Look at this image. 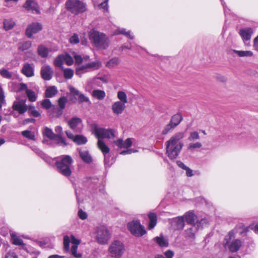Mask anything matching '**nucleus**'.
<instances>
[{
  "label": "nucleus",
  "instance_id": "obj_1",
  "mask_svg": "<svg viewBox=\"0 0 258 258\" xmlns=\"http://www.w3.org/2000/svg\"><path fill=\"white\" fill-rule=\"evenodd\" d=\"M184 137L183 132H178L166 142V153L169 158L175 159L178 156L183 146L181 140Z\"/></svg>",
  "mask_w": 258,
  "mask_h": 258
},
{
  "label": "nucleus",
  "instance_id": "obj_2",
  "mask_svg": "<svg viewBox=\"0 0 258 258\" xmlns=\"http://www.w3.org/2000/svg\"><path fill=\"white\" fill-rule=\"evenodd\" d=\"M73 163L74 160L70 155H62L55 162L57 171L63 176L69 177L72 173Z\"/></svg>",
  "mask_w": 258,
  "mask_h": 258
},
{
  "label": "nucleus",
  "instance_id": "obj_3",
  "mask_svg": "<svg viewBox=\"0 0 258 258\" xmlns=\"http://www.w3.org/2000/svg\"><path fill=\"white\" fill-rule=\"evenodd\" d=\"M89 36L91 42L98 49H106L109 45L108 37L103 33L91 30Z\"/></svg>",
  "mask_w": 258,
  "mask_h": 258
},
{
  "label": "nucleus",
  "instance_id": "obj_4",
  "mask_svg": "<svg viewBox=\"0 0 258 258\" xmlns=\"http://www.w3.org/2000/svg\"><path fill=\"white\" fill-rule=\"evenodd\" d=\"M93 133L98 139L97 147L98 148L99 142L105 143L103 139H114L115 137V131L112 129H105L99 127L97 125H94L93 127Z\"/></svg>",
  "mask_w": 258,
  "mask_h": 258
},
{
  "label": "nucleus",
  "instance_id": "obj_5",
  "mask_svg": "<svg viewBox=\"0 0 258 258\" xmlns=\"http://www.w3.org/2000/svg\"><path fill=\"white\" fill-rule=\"evenodd\" d=\"M95 238L100 244H105L111 238V234L108 228L104 226H98L95 229Z\"/></svg>",
  "mask_w": 258,
  "mask_h": 258
},
{
  "label": "nucleus",
  "instance_id": "obj_6",
  "mask_svg": "<svg viewBox=\"0 0 258 258\" xmlns=\"http://www.w3.org/2000/svg\"><path fill=\"white\" fill-rule=\"evenodd\" d=\"M125 251L124 245L119 240H114L111 242L108 248V252L111 257L120 258Z\"/></svg>",
  "mask_w": 258,
  "mask_h": 258
},
{
  "label": "nucleus",
  "instance_id": "obj_7",
  "mask_svg": "<svg viewBox=\"0 0 258 258\" xmlns=\"http://www.w3.org/2000/svg\"><path fill=\"white\" fill-rule=\"evenodd\" d=\"M66 7L74 14L82 13L86 11L85 4L79 0H68L66 3Z\"/></svg>",
  "mask_w": 258,
  "mask_h": 258
},
{
  "label": "nucleus",
  "instance_id": "obj_8",
  "mask_svg": "<svg viewBox=\"0 0 258 258\" xmlns=\"http://www.w3.org/2000/svg\"><path fill=\"white\" fill-rule=\"evenodd\" d=\"M127 228L132 234L136 237H141L146 233L144 226L140 221L133 220L127 224Z\"/></svg>",
  "mask_w": 258,
  "mask_h": 258
},
{
  "label": "nucleus",
  "instance_id": "obj_9",
  "mask_svg": "<svg viewBox=\"0 0 258 258\" xmlns=\"http://www.w3.org/2000/svg\"><path fill=\"white\" fill-rule=\"evenodd\" d=\"M101 67V63L99 61H92L84 64H80L76 69L75 74L79 77L90 70L98 69Z\"/></svg>",
  "mask_w": 258,
  "mask_h": 258
},
{
  "label": "nucleus",
  "instance_id": "obj_10",
  "mask_svg": "<svg viewBox=\"0 0 258 258\" xmlns=\"http://www.w3.org/2000/svg\"><path fill=\"white\" fill-rule=\"evenodd\" d=\"M98 149L101 151L104 155V162L105 167H109L112 164L110 162V156L108 153L110 152L109 148L107 146L105 143H103L102 142H99L98 145Z\"/></svg>",
  "mask_w": 258,
  "mask_h": 258
},
{
  "label": "nucleus",
  "instance_id": "obj_11",
  "mask_svg": "<svg viewBox=\"0 0 258 258\" xmlns=\"http://www.w3.org/2000/svg\"><path fill=\"white\" fill-rule=\"evenodd\" d=\"M42 29V25L38 22H33L28 25L25 35L28 38H31L33 34L38 33Z\"/></svg>",
  "mask_w": 258,
  "mask_h": 258
},
{
  "label": "nucleus",
  "instance_id": "obj_12",
  "mask_svg": "<svg viewBox=\"0 0 258 258\" xmlns=\"http://www.w3.org/2000/svg\"><path fill=\"white\" fill-rule=\"evenodd\" d=\"M68 124L75 132L80 133L83 128L82 120L78 117H74L69 120Z\"/></svg>",
  "mask_w": 258,
  "mask_h": 258
},
{
  "label": "nucleus",
  "instance_id": "obj_13",
  "mask_svg": "<svg viewBox=\"0 0 258 258\" xmlns=\"http://www.w3.org/2000/svg\"><path fill=\"white\" fill-rule=\"evenodd\" d=\"M26 99H17L13 103V109L18 111L20 114H24L28 109V106L26 104Z\"/></svg>",
  "mask_w": 258,
  "mask_h": 258
},
{
  "label": "nucleus",
  "instance_id": "obj_14",
  "mask_svg": "<svg viewBox=\"0 0 258 258\" xmlns=\"http://www.w3.org/2000/svg\"><path fill=\"white\" fill-rule=\"evenodd\" d=\"M100 80L104 81V78L101 77L94 78L88 80L85 87V90L90 92L93 89L100 87L101 83Z\"/></svg>",
  "mask_w": 258,
  "mask_h": 258
},
{
  "label": "nucleus",
  "instance_id": "obj_15",
  "mask_svg": "<svg viewBox=\"0 0 258 258\" xmlns=\"http://www.w3.org/2000/svg\"><path fill=\"white\" fill-rule=\"evenodd\" d=\"M21 73L26 77L30 78L34 76V64L26 62L23 64Z\"/></svg>",
  "mask_w": 258,
  "mask_h": 258
},
{
  "label": "nucleus",
  "instance_id": "obj_16",
  "mask_svg": "<svg viewBox=\"0 0 258 258\" xmlns=\"http://www.w3.org/2000/svg\"><path fill=\"white\" fill-rule=\"evenodd\" d=\"M23 7L27 11L35 12L36 14L40 13L38 5L35 0H26Z\"/></svg>",
  "mask_w": 258,
  "mask_h": 258
},
{
  "label": "nucleus",
  "instance_id": "obj_17",
  "mask_svg": "<svg viewBox=\"0 0 258 258\" xmlns=\"http://www.w3.org/2000/svg\"><path fill=\"white\" fill-rule=\"evenodd\" d=\"M170 223L175 230H181L184 227V218L182 216H179L173 218Z\"/></svg>",
  "mask_w": 258,
  "mask_h": 258
},
{
  "label": "nucleus",
  "instance_id": "obj_18",
  "mask_svg": "<svg viewBox=\"0 0 258 258\" xmlns=\"http://www.w3.org/2000/svg\"><path fill=\"white\" fill-rule=\"evenodd\" d=\"M184 216L186 222L188 224H190L191 225L196 224V226L199 227L201 223H204L205 222V220L202 219L200 222H197L195 223V222L197 216L192 212H188L186 213Z\"/></svg>",
  "mask_w": 258,
  "mask_h": 258
},
{
  "label": "nucleus",
  "instance_id": "obj_19",
  "mask_svg": "<svg viewBox=\"0 0 258 258\" xmlns=\"http://www.w3.org/2000/svg\"><path fill=\"white\" fill-rule=\"evenodd\" d=\"M53 71L48 65H44L41 69V76L44 80H50L52 77Z\"/></svg>",
  "mask_w": 258,
  "mask_h": 258
},
{
  "label": "nucleus",
  "instance_id": "obj_20",
  "mask_svg": "<svg viewBox=\"0 0 258 258\" xmlns=\"http://www.w3.org/2000/svg\"><path fill=\"white\" fill-rule=\"evenodd\" d=\"M79 156L82 160L86 163L89 164L92 162V158L88 151L78 149Z\"/></svg>",
  "mask_w": 258,
  "mask_h": 258
},
{
  "label": "nucleus",
  "instance_id": "obj_21",
  "mask_svg": "<svg viewBox=\"0 0 258 258\" xmlns=\"http://www.w3.org/2000/svg\"><path fill=\"white\" fill-rule=\"evenodd\" d=\"M125 108V104L120 101L114 102L112 105V110L115 114H120L122 113Z\"/></svg>",
  "mask_w": 258,
  "mask_h": 258
},
{
  "label": "nucleus",
  "instance_id": "obj_22",
  "mask_svg": "<svg viewBox=\"0 0 258 258\" xmlns=\"http://www.w3.org/2000/svg\"><path fill=\"white\" fill-rule=\"evenodd\" d=\"M253 33V30L251 28H246L241 29L239 34L244 41H248L250 39Z\"/></svg>",
  "mask_w": 258,
  "mask_h": 258
},
{
  "label": "nucleus",
  "instance_id": "obj_23",
  "mask_svg": "<svg viewBox=\"0 0 258 258\" xmlns=\"http://www.w3.org/2000/svg\"><path fill=\"white\" fill-rule=\"evenodd\" d=\"M241 246V241L239 239H235L228 246L229 250L231 252L237 251Z\"/></svg>",
  "mask_w": 258,
  "mask_h": 258
},
{
  "label": "nucleus",
  "instance_id": "obj_24",
  "mask_svg": "<svg viewBox=\"0 0 258 258\" xmlns=\"http://www.w3.org/2000/svg\"><path fill=\"white\" fill-rule=\"evenodd\" d=\"M197 227L196 226V224H194L189 228H187L185 231V236L190 239H195V233L197 231Z\"/></svg>",
  "mask_w": 258,
  "mask_h": 258
},
{
  "label": "nucleus",
  "instance_id": "obj_25",
  "mask_svg": "<svg viewBox=\"0 0 258 258\" xmlns=\"http://www.w3.org/2000/svg\"><path fill=\"white\" fill-rule=\"evenodd\" d=\"M57 93L58 90L55 86H49L45 90V96L46 98H52L55 96Z\"/></svg>",
  "mask_w": 258,
  "mask_h": 258
},
{
  "label": "nucleus",
  "instance_id": "obj_26",
  "mask_svg": "<svg viewBox=\"0 0 258 258\" xmlns=\"http://www.w3.org/2000/svg\"><path fill=\"white\" fill-rule=\"evenodd\" d=\"M182 120V115L180 113H177L172 116L170 123L175 127L180 123Z\"/></svg>",
  "mask_w": 258,
  "mask_h": 258
},
{
  "label": "nucleus",
  "instance_id": "obj_27",
  "mask_svg": "<svg viewBox=\"0 0 258 258\" xmlns=\"http://www.w3.org/2000/svg\"><path fill=\"white\" fill-rule=\"evenodd\" d=\"M154 239L160 247H167L168 246V241L162 235L157 236Z\"/></svg>",
  "mask_w": 258,
  "mask_h": 258
},
{
  "label": "nucleus",
  "instance_id": "obj_28",
  "mask_svg": "<svg viewBox=\"0 0 258 258\" xmlns=\"http://www.w3.org/2000/svg\"><path fill=\"white\" fill-rule=\"evenodd\" d=\"M149 219V229H153L157 223V216L155 213H151L148 215Z\"/></svg>",
  "mask_w": 258,
  "mask_h": 258
},
{
  "label": "nucleus",
  "instance_id": "obj_29",
  "mask_svg": "<svg viewBox=\"0 0 258 258\" xmlns=\"http://www.w3.org/2000/svg\"><path fill=\"white\" fill-rule=\"evenodd\" d=\"M120 61V59L118 57H114L107 61L106 67L108 68H114L119 64Z\"/></svg>",
  "mask_w": 258,
  "mask_h": 258
},
{
  "label": "nucleus",
  "instance_id": "obj_30",
  "mask_svg": "<svg viewBox=\"0 0 258 258\" xmlns=\"http://www.w3.org/2000/svg\"><path fill=\"white\" fill-rule=\"evenodd\" d=\"M92 96L98 100H102L105 97L106 94L103 90H94L92 92Z\"/></svg>",
  "mask_w": 258,
  "mask_h": 258
},
{
  "label": "nucleus",
  "instance_id": "obj_31",
  "mask_svg": "<svg viewBox=\"0 0 258 258\" xmlns=\"http://www.w3.org/2000/svg\"><path fill=\"white\" fill-rule=\"evenodd\" d=\"M37 52L41 57H46L49 53V50L44 45H40L38 47Z\"/></svg>",
  "mask_w": 258,
  "mask_h": 258
},
{
  "label": "nucleus",
  "instance_id": "obj_32",
  "mask_svg": "<svg viewBox=\"0 0 258 258\" xmlns=\"http://www.w3.org/2000/svg\"><path fill=\"white\" fill-rule=\"evenodd\" d=\"M188 145L187 149L190 151H194L197 149H201L203 145L202 144L198 141L190 142Z\"/></svg>",
  "mask_w": 258,
  "mask_h": 258
},
{
  "label": "nucleus",
  "instance_id": "obj_33",
  "mask_svg": "<svg viewBox=\"0 0 258 258\" xmlns=\"http://www.w3.org/2000/svg\"><path fill=\"white\" fill-rule=\"evenodd\" d=\"M233 51L239 57H250L253 55V52L250 50H233Z\"/></svg>",
  "mask_w": 258,
  "mask_h": 258
},
{
  "label": "nucleus",
  "instance_id": "obj_34",
  "mask_svg": "<svg viewBox=\"0 0 258 258\" xmlns=\"http://www.w3.org/2000/svg\"><path fill=\"white\" fill-rule=\"evenodd\" d=\"M4 28L6 30L12 29L15 25V23L12 19H5L4 20Z\"/></svg>",
  "mask_w": 258,
  "mask_h": 258
},
{
  "label": "nucleus",
  "instance_id": "obj_35",
  "mask_svg": "<svg viewBox=\"0 0 258 258\" xmlns=\"http://www.w3.org/2000/svg\"><path fill=\"white\" fill-rule=\"evenodd\" d=\"M27 110L30 115L33 116L35 117H38L41 115V113L35 109L34 106L33 105H29V106H28Z\"/></svg>",
  "mask_w": 258,
  "mask_h": 258
},
{
  "label": "nucleus",
  "instance_id": "obj_36",
  "mask_svg": "<svg viewBox=\"0 0 258 258\" xmlns=\"http://www.w3.org/2000/svg\"><path fill=\"white\" fill-rule=\"evenodd\" d=\"M77 145L85 144L87 142V138L82 135H76L74 138V141Z\"/></svg>",
  "mask_w": 258,
  "mask_h": 258
},
{
  "label": "nucleus",
  "instance_id": "obj_37",
  "mask_svg": "<svg viewBox=\"0 0 258 258\" xmlns=\"http://www.w3.org/2000/svg\"><path fill=\"white\" fill-rule=\"evenodd\" d=\"M200 139L199 133L197 131H192L189 133L187 140L189 142H195Z\"/></svg>",
  "mask_w": 258,
  "mask_h": 258
},
{
  "label": "nucleus",
  "instance_id": "obj_38",
  "mask_svg": "<svg viewBox=\"0 0 258 258\" xmlns=\"http://www.w3.org/2000/svg\"><path fill=\"white\" fill-rule=\"evenodd\" d=\"M0 75L2 77L6 79H12L13 78L12 73L4 68H2L0 70Z\"/></svg>",
  "mask_w": 258,
  "mask_h": 258
},
{
  "label": "nucleus",
  "instance_id": "obj_39",
  "mask_svg": "<svg viewBox=\"0 0 258 258\" xmlns=\"http://www.w3.org/2000/svg\"><path fill=\"white\" fill-rule=\"evenodd\" d=\"M12 242L14 244L19 245V246H23L24 245V243L22 239H21L19 237L17 236L14 234H12L11 235Z\"/></svg>",
  "mask_w": 258,
  "mask_h": 258
},
{
  "label": "nucleus",
  "instance_id": "obj_40",
  "mask_svg": "<svg viewBox=\"0 0 258 258\" xmlns=\"http://www.w3.org/2000/svg\"><path fill=\"white\" fill-rule=\"evenodd\" d=\"M117 96L120 102H122L125 104L127 102V96L124 92L121 91H118Z\"/></svg>",
  "mask_w": 258,
  "mask_h": 258
},
{
  "label": "nucleus",
  "instance_id": "obj_41",
  "mask_svg": "<svg viewBox=\"0 0 258 258\" xmlns=\"http://www.w3.org/2000/svg\"><path fill=\"white\" fill-rule=\"evenodd\" d=\"M26 93L30 102H35L37 100V96L34 91L30 89L27 90Z\"/></svg>",
  "mask_w": 258,
  "mask_h": 258
},
{
  "label": "nucleus",
  "instance_id": "obj_42",
  "mask_svg": "<svg viewBox=\"0 0 258 258\" xmlns=\"http://www.w3.org/2000/svg\"><path fill=\"white\" fill-rule=\"evenodd\" d=\"M63 57V54L58 55L55 59L54 64L58 67L63 69L62 64L64 63Z\"/></svg>",
  "mask_w": 258,
  "mask_h": 258
},
{
  "label": "nucleus",
  "instance_id": "obj_43",
  "mask_svg": "<svg viewBox=\"0 0 258 258\" xmlns=\"http://www.w3.org/2000/svg\"><path fill=\"white\" fill-rule=\"evenodd\" d=\"M32 42L30 41H27L23 43H20L19 46V49L22 51H24L28 49L31 47Z\"/></svg>",
  "mask_w": 258,
  "mask_h": 258
},
{
  "label": "nucleus",
  "instance_id": "obj_44",
  "mask_svg": "<svg viewBox=\"0 0 258 258\" xmlns=\"http://www.w3.org/2000/svg\"><path fill=\"white\" fill-rule=\"evenodd\" d=\"M21 134L24 137H25L28 139L34 140V141L35 140L34 134L30 131H28V130L24 131L22 132Z\"/></svg>",
  "mask_w": 258,
  "mask_h": 258
},
{
  "label": "nucleus",
  "instance_id": "obj_45",
  "mask_svg": "<svg viewBox=\"0 0 258 258\" xmlns=\"http://www.w3.org/2000/svg\"><path fill=\"white\" fill-rule=\"evenodd\" d=\"M74 74V71L70 68L63 69V76L67 79H71Z\"/></svg>",
  "mask_w": 258,
  "mask_h": 258
},
{
  "label": "nucleus",
  "instance_id": "obj_46",
  "mask_svg": "<svg viewBox=\"0 0 258 258\" xmlns=\"http://www.w3.org/2000/svg\"><path fill=\"white\" fill-rule=\"evenodd\" d=\"M44 134L46 137L51 140H54L56 137V135L53 133L52 130L48 127H46L45 128Z\"/></svg>",
  "mask_w": 258,
  "mask_h": 258
},
{
  "label": "nucleus",
  "instance_id": "obj_47",
  "mask_svg": "<svg viewBox=\"0 0 258 258\" xmlns=\"http://www.w3.org/2000/svg\"><path fill=\"white\" fill-rule=\"evenodd\" d=\"M63 110L57 106H53L52 108V116L55 117H58L62 115Z\"/></svg>",
  "mask_w": 258,
  "mask_h": 258
},
{
  "label": "nucleus",
  "instance_id": "obj_48",
  "mask_svg": "<svg viewBox=\"0 0 258 258\" xmlns=\"http://www.w3.org/2000/svg\"><path fill=\"white\" fill-rule=\"evenodd\" d=\"M67 102V98L66 97L62 96L59 98L58 100V104L59 108L63 110L66 106V104Z\"/></svg>",
  "mask_w": 258,
  "mask_h": 258
},
{
  "label": "nucleus",
  "instance_id": "obj_49",
  "mask_svg": "<svg viewBox=\"0 0 258 258\" xmlns=\"http://www.w3.org/2000/svg\"><path fill=\"white\" fill-rule=\"evenodd\" d=\"M63 59L64 63L68 66H71L74 60L73 58L68 54H63Z\"/></svg>",
  "mask_w": 258,
  "mask_h": 258
},
{
  "label": "nucleus",
  "instance_id": "obj_50",
  "mask_svg": "<svg viewBox=\"0 0 258 258\" xmlns=\"http://www.w3.org/2000/svg\"><path fill=\"white\" fill-rule=\"evenodd\" d=\"M41 106L43 108L48 109L51 107L52 104L49 99H45L42 101Z\"/></svg>",
  "mask_w": 258,
  "mask_h": 258
},
{
  "label": "nucleus",
  "instance_id": "obj_51",
  "mask_svg": "<svg viewBox=\"0 0 258 258\" xmlns=\"http://www.w3.org/2000/svg\"><path fill=\"white\" fill-rule=\"evenodd\" d=\"M54 140H55L57 142V143L60 146L65 147L67 145V144L66 142L64 139L61 137V135L56 136Z\"/></svg>",
  "mask_w": 258,
  "mask_h": 258
},
{
  "label": "nucleus",
  "instance_id": "obj_52",
  "mask_svg": "<svg viewBox=\"0 0 258 258\" xmlns=\"http://www.w3.org/2000/svg\"><path fill=\"white\" fill-rule=\"evenodd\" d=\"M78 101L80 103L88 102L91 104V102L89 100V98L88 97L85 96L83 94H82L81 93L78 96Z\"/></svg>",
  "mask_w": 258,
  "mask_h": 258
},
{
  "label": "nucleus",
  "instance_id": "obj_53",
  "mask_svg": "<svg viewBox=\"0 0 258 258\" xmlns=\"http://www.w3.org/2000/svg\"><path fill=\"white\" fill-rule=\"evenodd\" d=\"M32 150L34 151V152L37 154L39 156H40L41 158L45 159L46 156V155L43 153L41 150H40L38 148H37L36 147H31Z\"/></svg>",
  "mask_w": 258,
  "mask_h": 258
},
{
  "label": "nucleus",
  "instance_id": "obj_54",
  "mask_svg": "<svg viewBox=\"0 0 258 258\" xmlns=\"http://www.w3.org/2000/svg\"><path fill=\"white\" fill-rule=\"evenodd\" d=\"M70 237L66 235L63 237V245L64 248L66 250H69L70 249Z\"/></svg>",
  "mask_w": 258,
  "mask_h": 258
},
{
  "label": "nucleus",
  "instance_id": "obj_55",
  "mask_svg": "<svg viewBox=\"0 0 258 258\" xmlns=\"http://www.w3.org/2000/svg\"><path fill=\"white\" fill-rule=\"evenodd\" d=\"M78 247L75 246H72L71 249L72 254L76 258H80L82 256V254L80 253H78L77 252Z\"/></svg>",
  "mask_w": 258,
  "mask_h": 258
},
{
  "label": "nucleus",
  "instance_id": "obj_56",
  "mask_svg": "<svg viewBox=\"0 0 258 258\" xmlns=\"http://www.w3.org/2000/svg\"><path fill=\"white\" fill-rule=\"evenodd\" d=\"M174 127L169 122L167 124L163 130L162 133L163 135L167 134L170 131H172Z\"/></svg>",
  "mask_w": 258,
  "mask_h": 258
},
{
  "label": "nucleus",
  "instance_id": "obj_57",
  "mask_svg": "<svg viewBox=\"0 0 258 258\" xmlns=\"http://www.w3.org/2000/svg\"><path fill=\"white\" fill-rule=\"evenodd\" d=\"M215 77L217 81L222 82V83H225L227 80V79L225 76H224L222 75H221L220 74H216Z\"/></svg>",
  "mask_w": 258,
  "mask_h": 258
},
{
  "label": "nucleus",
  "instance_id": "obj_58",
  "mask_svg": "<svg viewBox=\"0 0 258 258\" xmlns=\"http://www.w3.org/2000/svg\"><path fill=\"white\" fill-rule=\"evenodd\" d=\"M70 42L72 44H77L79 42L78 36L74 34L70 38Z\"/></svg>",
  "mask_w": 258,
  "mask_h": 258
},
{
  "label": "nucleus",
  "instance_id": "obj_59",
  "mask_svg": "<svg viewBox=\"0 0 258 258\" xmlns=\"http://www.w3.org/2000/svg\"><path fill=\"white\" fill-rule=\"evenodd\" d=\"M78 216L82 220H85L87 218V214L83 211L82 209H80L78 212Z\"/></svg>",
  "mask_w": 258,
  "mask_h": 258
},
{
  "label": "nucleus",
  "instance_id": "obj_60",
  "mask_svg": "<svg viewBox=\"0 0 258 258\" xmlns=\"http://www.w3.org/2000/svg\"><path fill=\"white\" fill-rule=\"evenodd\" d=\"M71 241L73 244L72 246L76 245V247H78V245L80 243V241L76 239L73 235H71Z\"/></svg>",
  "mask_w": 258,
  "mask_h": 258
},
{
  "label": "nucleus",
  "instance_id": "obj_61",
  "mask_svg": "<svg viewBox=\"0 0 258 258\" xmlns=\"http://www.w3.org/2000/svg\"><path fill=\"white\" fill-rule=\"evenodd\" d=\"M69 90L71 94H72L73 95H76L79 96V95L80 94V91L75 88H74V87L70 86L69 87Z\"/></svg>",
  "mask_w": 258,
  "mask_h": 258
},
{
  "label": "nucleus",
  "instance_id": "obj_62",
  "mask_svg": "<svg viewBox=\"0 0 258 258\" xmlns=\"http://www.w3.org/2000/svg\"><path fill=\"white\" fill-rule=\"evenodd\" d=\"M132 145V142L131 138H127L125 141H123V148L128 149Z\"/></svg>",
  "mask_w": 258,
  "mask_h": 258
},
{
  "label": "nucleus",
  "instance_id": "obj_63",
  "mask_svg": "<svg viewBox=\"0 0 258 258\" xmlns=\"http://www.w3.org/2000/svg\"><path fill=\"white\" fill-rule=\"evenodd\" d=\"M174 255V252L171 250H167L164 252V255L165 258H173Z\"/></svg>",
  "mask_w": 258,
  "mask_h": 258
},
{
  "label": "nucleus",
  "instance_id": "obj_64",
  "mask_svg": "<svg viewBox=\"0 0 258 258\" xmlns=\"http://www.w3.org/2000/svg\"><path fill=\"white\" fill-rule=\"evenodd\" d=\"M109 0H105L104 2L101 3L98 7L104 10V11H108V2Z\"/></svg>",
  "mask_w": 258,
  "mask_h": 258
}]
</instances>
